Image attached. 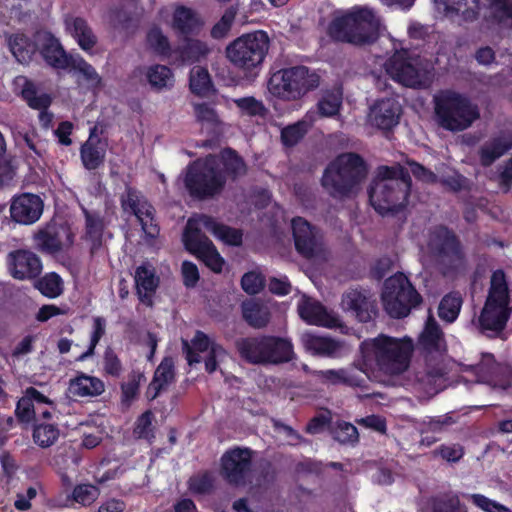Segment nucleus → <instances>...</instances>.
Wrapping results in <instances>:
<instances>
[{"label":"nucleus","instance_id":"nucleus-1","mask_svg":"<svg viewBox=\"0 0 512 512\" xmlns=\"http://www.w3.org/2000/svg\"><path fill=\"white\" fill-rule=\"evenodd\" d=\"M220 165H223L225 171L233 178L246 173L243 160L234 151L224 150L220 157L208 156L195 161L187 168L184 184L189 193L196 197H206L220 192L225 184Z\"/></svg>","mask_w":512,"mask_h":512},{"label":"nucleus","instance_id":"nucleus-2","mask_svg":"<svg viewBox=\"0 0 512 512\" xmlns=\"http://www.w3.org/2000/svg\"><path fill=\"white\" fill-rule=\"evenodd\" d=\"M381 28V21L372 9L355 6L336 11L328 26V33L335 40L363 45L373 42Z\"/></svg>","mask_w":512,"mask_h":512},{"label":"nucleus","instance_id":"nucleus-3","mask_svg":"<svg viewBox=\"0 0 512 512\" xmlns=\"http://www.w3.org/2000/svg\"><path fill=\"white\" fill-rule=\"evenodd\" d=\"M410 186L401 166H381L369 190L370 203L382 215L398 211L407 204Z\"/></svg>","mask_w":512,"mask_h":512},{"label":"nucleus","instance_id":"nucleus-4","mask_svg":"<svg viewBox=\"0 0 512 512\" xmlns=\"http://www.w3.org/2000/svg\"><path fill=\"white\" fill-rule=\"evenodd\" d=\"M413 344L409 339H397L380 335L366 340L361 345V353L367 367H377L380 371L398 375L409 365Z\"/></svg>","mask_w":512,"mask_h":512},{"label":"nucleus","instance_id":"nucleus-5","mask_svg":"<svg viewBox=\"0 0 512 512\" xmlns=\"http://www.w3.org/2000/svg\"><path fill=\"white\" fill-rule=\"evenodd\" d=\"M270 38L263 30L243 34L226 47L229 62L247 77H256L269 51Z\"/></svg>","mask_w":512,"mask_h":512},{"label":"nucleus","instance_id":"nucleus-6","mask_svg":"<svg viewBox=\"0 0 512 512\" xmlns=\"http://www.w3.org/2000/svg\"><path fill=\"white\" fill-rule=\"evenodd\" d=\"M366 174V166L359 156L342 154L326 168L322 185L334 197L348 196L357 190Z\"/></svg>","mask_w":512,"mask_h":512},{"label":"nucleus","instance_id":"nucleus-7","mask_svg":"<svg viewBox=\"0 0 512 512\" xmlns=\"http://www.w3.org/2000/svg\"><path fill=\"white\" fill-rule=\"evenodd\" d=\"M509 295L505 275L495 271L491 277V286L486 303L479 317L483 333L492 337L498 335L505 327L510 315Z\"/></svg>","mask_w":512,"mask_h":512},{"label":"nucleus","instance_id":"nucleus-8","mask_svg":"<svg viewBox=\"0 0 512 512\" xmlns=\"http://www.w3.org/2000/svg\"><path fill=\"white\" fill-rule=\"evenodd\" d=\"M435 112L440 125L448 130H463L478 117L479 111L470 100L454 91H441L435 96Z\"/></svg>","mask_w":512,"mask_h":512},{"label":"nucleus","instance_id":"nucleus-9","mask_svg":"<svg viewBox=\"0 0 512 512\" xmlns=\"http://www.w3.org/2000/svg\"><path fill=\"white\" fill-rule=\"evenodd\" d=\"M319 85V77L306 67L298 66L275 72L268 81L269 94L285 101L298 100Z\"/></svg>","mask_w":512,"mask_h":512},{"label":"nucleus","instance_id":"nucleus-10","mask_svg":"<svg viewBox=\"0 0 512 512\" xmlns=\"http://www.w3.org/2000/svg\"><path fill=\"white\" fill-rule=\"evenodd\" d=\"M385 69L392 79L407 87H425L432 79L427 65L407 50L396 51L385 63Z\"/></svg>","mask_w":512,"mask_h":512},{"label":"nucleus","instance_id":"nucleus-11","mask_svg":"<svg viewBox=\"0 0 512 512\" xmlns=\"http://www.w3.org/2000/svg\"><path fill=\"white\" fill-rule=\"evenodd\" d=\"M382 302L391 317L401 318L407 316L411 308L420 303V295L408 278L398 273L385 281Z\"/></svg>","mask_w":512,"mask_h":512},{"label":"nucleus","instance_id":"nucleus-12","mask_svg":"<svg viewBox=\"0 0 512 512\" xmlns=\"http://www.w3.org/2000/svg\"><path fill=\"white\" fill-rule=\"evenodd\" d=\"M425 253L435 260L445 275L463 265L462 253L455 236L445 227H438L429 234Z\"/></svg>","mask_w":512,"mask_h":512},{"label":"nucleus","instance_id":"nucleus-13","mask_svg":"<svg viewBox=\"0 0 512 512\" xmlns=\"http://www.w3.org/2000/svg\"><path fill=\"white\" fill-rule=\"evenodd\" d=\"M182 343L188 363L192 365L203 359L205 369L209 373L216 371L229 359L227 352L201 331L196 332L190 344L186 340Z\"/></svg>","mask_w":512,"mask_h":512},{"label":"nucleus","instance_id":"nucleus-14","mask_svg":"<svg viewBox=\"0 0 512 512\" xmlns=\"http://www.w3.org/2000/svg\"><path fill=\"white\" fill-rule=\"evenodd\" d=\"M273 341L269 337L242 339L237 343L241 356L253 364H277L286 362L293 357V347L291 343L279 342L281 353H270L269 347Z\"/></svg>","mask_w":512,"mask_h":512},{"label":"nucleus","instance_id":"nucleus-15","mask_svg":"<svg viewBox=\"0 0 512 512\" xmlns=\"http://www.w3.org/2000/svg\"><path fill=\"white\" fill-rule=\"evenodd\" d=\"M193 228H195V222L187 221L183 233V242L186 249L199 257L212 271L220 273L225 264L224 259L213 243L199 231L193 232Z\"/></svg>","mask_w":512,"mask_h":512},{"label":"nucleus","instance_id":"nucleus-16","mask_svg":"<svg viewBox=\"0 0 512 512\" xmlns=\"http://www.w3.org/2000/svg\"><path fill=\"white\" fill-rule=\"evenodd\" d=\"M251 451L247 448H234L221 457V473L232 484H244L250 474Z\"/></svg>","mask_w":512,"mask_h":512},{"label":"nucleus","instance_id":"nucleus-17","mask_svg":"<svg viewBox=\"0 0 512 512\" xmlns=\"http://www.w3.org/2000/svg\"><path fill=\"white\" fill-rule=\"evenodd\" d=\"M44 202L40 196L22 193L12 198L10 204L11 219L21 225L37 222L43 214Z\"/></svg>","mask_w":512,"mask_h":512},{"label":"nucleus","instance_id":"nucleus-18","mask_svg":"<svg viewBox=\"0 0 512 512\" xmlns=\"http://www.w3.org/2000/svg\"><path fill=\"white\" fill-rule=\"evenodd\" d=\"M300 318L309 325L326 328H343V325L334 313L327 311L321 303L302 294L297 304Z\"/></svg>","mask_w":512,"mask_h":512},{"label":"nucleus","instance_id":"nucleus-19","mask_svg":"<svg viewBox=\"0 0 512 512\" xmlns=\"http://www.w3.org/2000/svg\"><path fill=\"white\" fill-rule=\"evenodd\" d=\"M295 247L307 258L317 256L322 252V241L318 231L301 217L291 222Z\"/></svg>","mask_w":512,"mask_h":512},{"label":"nucleus","instance_id":"nucleus-20","mask_svg":"<svg viewBox=\"0 0 512 512\" xmlns=\"http://www.w3.org/2000/svg\"><path fill=\"white\" fill-rule=\"evenodd\" d=\"M159 16L162 21L170 24L172 29L185 35L193 33L202 25L199 16L192 9L182 5L165 6L160 10Z\"/></svg>","mask_w":512,"mask_h":512},{"label":"nucleus","instance_id":"nucleus-21","mask_svg":"<svg viewBox=\"0 0 512 512\" xmlns=\"http://www.w3.org/2000/svg\"><path fill=\"white\" fill-rule=\"evenodd\" d=\"M122 207L125 212L135 215L146 235L155 237L158 234V227L153 219L152 206L141 199L136 191L128 190L122 196Z\"/></svg>","mask_w":512,"mask_h":512},{"label":"nucleus","instance_id":"nucleus-22","mask_svg":"<svg viewBox=\"0 0 512 512\" xmlns=\"http://www.w3.org/2000/svg\"><path fill=\"white\" fill-rule=\"evenodd\" d=\"M436 8L453 21H469L476 17L482 7H487L491 17V9L488 2L482 0H435Z\"/></svg>","mask_w":512,"mask_h":512},{"label":"nucleus","instance_id":"nucleus-23","mask_svg":"<svg viewBox=\"0 0 512 512\" xmlns=\"http://www.w3.org/2000/svg\"><path fill=\"white\" fill-rule=\"evenodd\" d=\"M301 343L308 353L326 358L340 357L347 350L343 342L310 331L302 333Z\"/></svg>","mask_w":512,"mask_h":512},{"label":"nucleus","instance_id":"nucleus-24","mask_svg":"<svg viewBox=\"0 0 512 512\" xmlns=\"http://www.w3.org/2000/svg\"><path fill=\"white\" fill-rule=\"evenodd\" d=\"M10 274L19 280L30 279L40 274L42 264L40 259L32 252L18 250L8 256Z\"/></svg>","mask_w":512,"mask_h":512},{"label":"nucleus","instance_id":"nucleus-25","mask_svg":"<svg viewBox=\"0 0 512 512\" xmlns=\"http://www.w3.org/2000/svg\"><path fill=\"white\" fill-rule=\"evenodd\" d=\"M36 41L38 50L49 65L58 69L70 66L72 56H68L64 52L59 41L49 32H38L36 34Z\"/></svg>","mask_w":512,"mask_h":512},{"label":"nucleus","instance_id":"nucleus-26","mask_svg":"<svg viewBox=\"0 0 512 512\" xmlns=\"http://www.w3.org/2000/svg\"><path fill=\"white\" fill-rule=\"evenodd\" d=\"M471 373L477 377L478 382L487 383L494 388L506 389L508 382L503 379L506 368L496 363L491 354H483L481 361L470 367Z\"/></svg>","mask_w":512,"mask_h":512},{"label":"nucleus","instance_id":"nucleus-27","mask_svg":"<svg viewBox=\"0 0 512 512\" xmlns=\"http://www.w3.org/2000/svg\"><path fill=\"white\" fill-rule=\"evenodd\" d=\"M188 221L195 222V228H193V232L199 231V233H201L202 229H206L216 239L226 245L238 246L242 243V233L240 230L219 224L211 217L199 215L190 218Z\"/></svg>","mask_w":512,"mask_h":512},{"label":"nucleus","instance_id":"nucleus-28","mask_svg":"<svg viewBox=\"0 0 512 512\" xmlns=\"http://www.w3.org/2000/svg\"><path fill=\"white\" fill-rule=\"evenodd\" d=\"M344 311L350 312L361 322H367L376 315L374 301L370 296L359 290H350L346 292L341 301Z\"/></svg>","mask_w":512,"mask_h":512},{"label":"nucleus","instance_id":"nucleus-29","mask_svg":"<svg viewBox=\"0 0 512 512\" xmlns=\"http://www.w3.org/2000/svg\"><path fill=\"white\" fill-rule=\"evenodd\" d=\"M16 85L21 87V95L27 104L33 108L42 110L39 114V120L43 127L48 128L52 122L53 115L46 111L51 103V98L46 93H38L33 83L25 77H18Z\"/></svg>","mask_w":512,"mask_h":512},{"label":"nucleus","instance_id":"nucleus-30","mask_svg":"<svg viewBox=\"0 0 512 512\" xmlns=\"http://www.w3.org/2000/svg\"><path fill=\"white\" fill-rule=\"evenodd\" d=\"M400 106L393 98L377 101L370 109L369 121L381 129H389L398 123Z\"/></svg>","mask_w":512,"mask_h":512},{"label":"nucleus","instance_id":"nucleus-31","mask_svg":"<svg viewBox=\"0 0 512 512\" xmlns=\"http://www.w3.org/2000/svg\"><path fill=\"white\" fill-rule=\"evenodd\" d=\"M98 128L90 130L88 140L81 147V160L85 168L92 170L100 166L106 155L108 143L97 134Z\"/></svg>","mask_w":512,"mask_h":512},{"label":"nucleus","instance_id":"nucleus-32","mask_svg":"<svg viewBox=\"0 0 512 512\" xmlns=\"http://www.w3.org/2000/svg\"><path fill=\"white\" fill-rule=\"evenodd\" d=\"M105 390L103 381L95 376L84 373L70 379L67 395L69 397H96Z\"/></svg>","mask_w":512,"mask_h":512},{"label":"nucleus","instance_id":"nucleus-33","mask_svg":"<svg viewBox=\"0 0 512 512\" xmlns=\"http://www.w3.org/2000/svg\"><path fill=\"white\" fill-rule=\"evenodd\" d=\"M318 376L323 382L333 385L359 386L364 381L363 373L353 367L323 370L318 373Z\"/></svg>","mask_w":512,"mask_h":512},{"label":"nucleus","instance_id":"nucleus-34","mask_svg":"<svg viewBox=\"0 0 512 512\" xmlns=\"http://www.w3.org/2000/svg\"><path fill=\"white\" fill-rule=\"evenodd\" d=\"M135 282L139 298L145 304L150 305L151 295L158 285V278L155 276L154 269L149 265L138 267L135 273Z\"/></svg>","mask_w":512,"mask_h":512},{"label":"nucleus","instance_id":"nucleus-35","mask_svg":"<svg viewBox=\"0 0 512 512\" xmlns=\"http://www.w3.org/2000/svg\"><path fill=\"white\" fill-rule=\"evenodd\" d=\"M144 74L150 87L156 91L169 90L174 85L173 71L166 65H150L145 68Z\"/></svg>","mask_w":512,"mask_h":512},{"label":"nucleus","instance_id":"nucleus-36","mask_svg":"<svg viewBox=\"0 0 512 512\" xmlns=\"http://www.w3.org/2000/svg\"><path fill=\"white\" fill-rule=\"evenodd\" d=\"M174 378L173 361L165 358L155 371L153 381L149 384L146 396L153 400L157 397L160 390L169 384Z\"/></svg>","mask_w":512,"mask_h":512},{"label":"nucleus","instance_id":"nucleus-37","mask_svg":"<svg viewBox=\"0 0 512 512\" xmlns=\"http://www.w3.org/2000/svg\"><path fill=\"white\" fill-rule=\"evenodd\" d=\"M8 44L10 51L20 63H27L32 59L38 49L37 41H31L23 34H15L9 37Z\"/></svg>","mask_w":512,"mask_h":512},{"label":"nucleus","instance_id":"nucleus-38","mask_svg":"<svg viewBox=\"0 0 512 512\" xmlns=\"http://www.w3.org/2000/svg\"><path fill=\"white\" fill-rule=\"evenodd\" d=\"M66 28L84 51H89L95 45L96 37L84 20L71 18L66 21Z\"/></svg>","mask_w":512,"mask_h":512},{"label":"nucleus","instance_id":"nucleus-39","mask_svg":"<svg viewBox=\"0 0 512 512\" xmlns=\"http://www.w3.org/2000/svg\"><path fill=\"white\" fill-rule=\"evenodd\" d=\"M420 343L428 352H443L445 343L442 334L434 319L428 318L425 328L420 336Z\"/></svg>","mask_w":512,"mask_h":512},{"label":"nucleus","instance_id":"nucleus-40","mask_svg":"<svg viewBox=\"0 0 512 512\" xmlns=\"http://www.w3.org/2000/svg\"><path fill=\"white\" fill-rule=\"evenodd\" d=\"M242 313L244 319L256 328L265 326L270 317L268 307L254 300H249L242 304Z\"/></svg>","mask_w":512,"mask_h":512},{"label":"nucleus","instance_id":"nucleus-41","mask_svg":"<svg viewBox=\"0 0 512 512\" xmlns=\"http://www.w3.org/2000/svg\"><path fill=\"white\" fill-rule=\"evenodd\" d=\"M316 114L309 112L303 120L284 128L281 132L282 142L285 146H294L308 131L309 127L315 121Z\"/></svg>","mask_w":512,"mask_h":512},{"label":"nucleus","instance_id":"nucleus-42","mask_svg":"<svg viewBox=\"0 0 512 512\" xmlns=\"http://www.w3.org/2000/svg\"><path fill=\"white\" fill-rule=\"evenodd\" d=\"M100 494L101 490L97 485L81 482L73 487L70 499L82 507H90L98 500Z\"/></svg>","mask_w":512,"mask_h":512},{"label":"nucleus","instance_id":"nucleus-43","mask_svg":"<svg viewBox=\"0 0 512 512\" xmlns=\"http://www.w3.org/2000/svg\"><path fill=\"white\" fill-rule=\"evenodd\" d=\"M189 85L191 91L199 96H207L213 91V83L209 72L203 67L196 66L192 68Z\"/></svg>","mask_w":512,"mask_h":512},{"label":"nucleus","instance_id":"nucleus-44","mask_svg":"<svg viewBox=\"0 0 512 512\" xmlns=\"http://www.w3.org/2000/svg\"><path fill=\"white\" fill-rule=\"evenodd\" d=\"M146 381V377L141 371H133L126 382L121 385V401L129 406L137 397L139 386Z\"/></svg>","mask_w":512,"mask_h":512},{"label":"nucleus","instance_id":"nucleus-45","mask_svg":"<svg viewBox=\"0 0 512 512\" xmlns=\"http://www.w3.org/2000/svg\"><path fill=\"white\" fill-rule=\"evenodd\" d=\"M489 3L491 17L502 26H512L511 0H485Z\"/></svg>","mask_w":512,"mask_h":512},{"label":"nucleus","instance_id":"nucleus-46","mask_svg":"<svg viewBox=\"0 0 512 512\" xmlns=\"http://www.w3.org/2000/svg\"><path fill=\"white\" fill-rule=\"evenodd\" d=\"M70 66L80 73L92 88H98L102 84V79L97 71L80 56L71 57Z\"/></svg>","mask_w":512,"mask_h":512},{"label":"nucleus","instance_id":"nucleus-47","mask_svg":"<svg viewBox=\"0 0 512 512\" xmlns=\"http://www.w3.org/2000/svg\"><path fill=\"white\" fill-rule=\"evenodd\" d=\"M59 437V429L52 423L37 424L34 428L33 439L43 448L53 445Z\"/></svg>","mask_w":512,"mask_h":512},{"label":"nucleus","instance_id":"nucleus-48","mask_svg":"<svg viewBox=\"0 0 512 512\" xmlns=\"http://www.w3.org/2000/svg\"><path fill=\"white\" fill-rule=\"evenodd\" d=\"M147 45L154 53L160 56L167 57L171 53L168 38L157 27H153L149 30L147 34Z\"/></svg>","mask_w":512,"mask_h":512},{"label":"nucleus","instance_id":"nucleus-49","mask_svg":"<svg viewBox=\"0 0 512 512\" xmlns=\"http://www.w3.org/2000/svg\"><path fill=\"white\" fill-rule=\"evenodd\" d=\"M462 300L458 294L445 296L439 305V316L447 322H453L461 309Z\"/></svg>","mask_w":512,"mask_h":512},{"label":"nucleus","instance_id":"nucleus-50","mask_svg":"<svg viewBox=\"0 0 512 512\" xmlns=\"http://www.w3.org/2000/svg\"><path fill=\"white\" fill-rule=\"evenodd\" d=\"M36 288L46 297L56 298L63 291L61 278L55 273H49L36 283Z\"/></svg>","mask_w":512,"mask_h":512},{"label":"nucleus","instance_id":"nucleus-51","mask_svg":"<svg viewBox=\"0 0 512 512\" xmlns=\"http://www.w3.org/2000/svg\"><path fill=\"white\" fill-rule=\"evenodd\" d=\"M207 53V45L198 40H188L183 48L179 50L180 60L182 62L196 61Z\"/></svg>","mask_w":512,"mask_h":512},{"label":"nucleus","instance_id":"nucleus-52","mask_svg":"<svg viewBox=\"0 0 512 512\" xmlns=\"http://www.w3.org/2000/svg\"><path fill=\"white\" fill-rule=\"evenodd\" d=\"M342 97L339 92L325 94L318 103L319 114L324 117H332L339 112Z\"/></svg>","mask_w":512,"mask_h":512},{"label":"nucleus","instance_id":"nucleus-53","mask_svg":"<svg viewBox=\"0 0 512 512\" xmlns=\"http://www.w3.org/2000/svg\"><path fill=\"white\" fill-rule=\"evenodd\" d=\"M511 146V142L500 139L484 147L481 152L482 163L484 165H489L496 158L500 157L503 153H505Z\"/></svg>","mask_w":512,"mask_h":512},{"label":"nucleus","instance_id":"nucleus-54","mask_svg":"<svg viewBox=\"0 0 512 512\" xmlns=\"http://www.w3.org/2000/svg\"><path fill=\"white\" fill-rule=\"evenodd\" d=\"M468 499L484 512H512L508 507L481 494H472Z\"/></svg>","mask_w":512,"mask_h":512},{"label":"nucleus","instance_id":"nucleus-55","mask_svg":"<svg viewBox=\"0 0 512 512\" xmlns=\"http://www.w3.org/2000/svg\"><path fill=\"white\" fill-rule=\"evenodd\" d=\"M234 102L243 114L249 116L263 115L265 112L263 103L254 97L238 98Z\"/></svg>","mask_w":512,"mask_h":512},{"label":"nucleus","instance_id":"nucleus-56","mask_svg":"<svg viewBox=\"0 0 512 512\" xmlns=\"http://www.w3.org/2000/svg\"><path fill=\"white\" fill-rule=\"evenodd\" d=\"M37 246L49 253H55L62 249L61 241L52 236L48 231H40L35 235Z\"/></svg>","mask_w":512,"mask_h":512},{"label":"nucleus","instance_id":"nucleus-57","mask_svg":"<svg viewBox=\"0 0 512 512\" xmlns=\"http://www.w3.org/2000/svg\"><path fill=\"white\" fill-rule=\"evenodd\" d=\"M104 332H105V321L99 317L95 318L89 348L85 353H83L82 355H80L78 357L79 361H83L86 358H88L89 356L93 355L94 349H95L96 345L98 344L99 340L101 339V337L104 335Z\"/></svg>","mask_w":512,"mask_h":512},{"label":"nucleus","instance_id":"nucleus-58","mask_svg":"<svg viewBox=\"0 0 512 512\" xmlns=\"http://www.w3.org/2000/svg\"><path fill=\"white\" fill-rule=\"evenodd\" d=\"M236 12L234 9H228L222 18L214 25L211 34L214 38H223L229 32L235 19Z\"/></svg>","mask_w":512,"mask_h":512},{"label":"nucleus","instance_id":"nucleus-59","mask_svg":"<svg viewBox=\"0 0 512 512\" xmlns=\"http://www.w3.org/2000/svg\"><path fill=\"white\" fill-rule=\"evenodd\" d=\"M194 114L199 122L207 125L218 123V115L213 107L206 103L194 104Z\"/></svg>","mask_w":512,"mask_h":512},{"label":"nucleus","instance_id":"nucleus-60","mask_svg":"<svg viewBox=\"0 0 512 512\" xmlns=\"http://www.w3.org/2000/svg\"><path fill=\"white\" fill-rule=\"evenodd\" d=\"M38 407L34 405L25 392V395L18 401L16 413L22 421H30L33 417H36Z\"/></svg>","mask_w":512,"mask_h":512},{"label":"nucleus","instance_id":"nucleus-61","mask_svg":"<svg viewBox=\"0 0 512 512\" xmlns=\"http://www.w3.org/2000/svg\"><path fill=\"white\" fill-rule=\"evenodd\" d=\"M241 284L245 292L248 294H256L263 288L264 280L260 274L249 272L242 277Z\"/></svg>","mask_w":512,"mask_h":512},{"label":"nucleus","instance_id":"nucleus-62","mask_svg":"<svg viewBox=\"0 0 512 512\" xmlns=\"http://www.w3.org/2000/svg\"><path fill=\"white\" fill-rule=\"evenodd\" d=\"M153 415L150 411L143 413L136 422L135 434L139 438L150 439L152 437Z\"/></svg>","mask_w":512,"mask_h":512},{"label":"nucleus","instance_id":"nucleus-63","mask_svg":"<svg viewBox=\"0 0 512 512\" xmlns=\"http://www.w3.org/2000/svg\"><path fill=\"white\" fill-rule=\"evenodd\" d=\"M212 478L207 475H197L189 480V489L193 493L203 494L212 488Z\"/></svg>","mask_w":512,"mask_h":512},{"label":"nucleus","instance_id":"nucleus-64","mask_svg":"<svg viewBox=\"0 0 512 512\" xmlns=\"http://www.w3.org/2000/svg\"><path fill=\"white\" fill-rule=\"evenodd\" d=\"M335 437L342 443L354 442L358 439V432L355 426L350 423H340L335 431Z\"/></svg>","mask_w":512,"mask_h":512}]
</instances>
